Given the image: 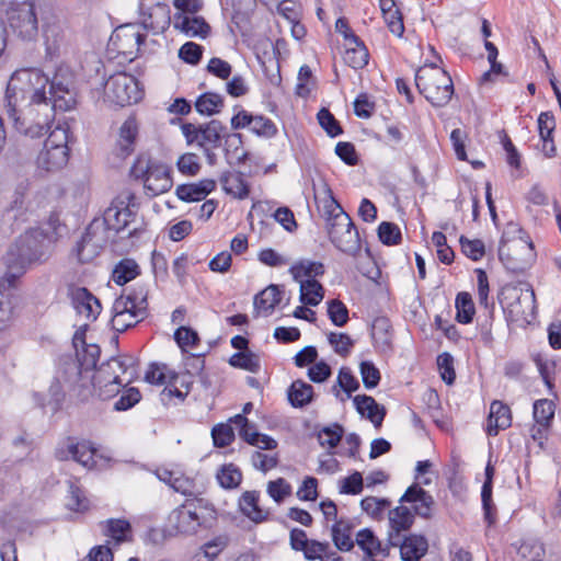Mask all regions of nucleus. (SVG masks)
Segmentation results:
<instances>
[{
  "instance_id": "aec40b11",
  "label": "nucleus",
  "mask_w": 561,
  "mask_h": 561,
  "mask_svg": "<svg viewBox=\"0 0 561 561\" xmlns=\"http://www.w3.org/2000/svg\"><path fill=\"white\" fill-rule=\"evenodd\" d=\"M318 207L322 211L327 225L332 224L337 219V222L344 225L346 213L337 201L333 197L332 190L327 183H323L322 187L314 195Z\"/></svg>"
},
{
  "instance_id": "4468645a",
  "label": "nucleus",
  "mask_w": 561,
  "mask_h": 561,
  "mask_svg": "<svg viewBox=\"0 0 561 561\" xmlns=\"http://www.w3.org/2000/svg\"><path fill=\"white\" fill-rule=\"evenodd\" d=\"M136 358L131 355H119L103 363L93 374L99 375L101 381H115L128 386L137 376Z\"/></svg>"
},
{
  "instance_id": "e2e57ef3",
  "label": "nucleus",
  "mask_w": 561,
  "mask_h": 561,
  "mask_svg": "<svg viewBox=\"0 0 561 561\" xmlns=\"http://www.w3.org/2000/svg\"><path fill=\"white\" fill-rule=\"evenodd\" d=\"M176 167L183 175L194 176L201 170L199 158L195 153L186 152L178 159Z\"/></svg>"
},
{
  "instance_id": "69168bd1",
  "label": "nucleus",
  "mask_w": 561,
  "mask_h": 561,
  "mask_svg": "<svg viewBox=\"0 0 561 561\" xmlns=\"http://www.w3.org/2000/svg\"><path fill=\"white\" fill-rule=\"evenodd\" d=\"M100 347L95 344H88L83 347L82 354L77 353V359L80 360L85 373L92 376L91 370L95 368L98 359L100 357Z\"/></svg>"
},
{
  "instance_id": "39448f33",
  "label": "nucleus",
  "mask_w": 561,
  "mask_h": 561,
  "mask_svg": "<svg viewBox=\"0 0 561 561\" xmlns=\"http://www.w3.org/2000/svg\"><path fill=\"white\" fill-rule=\"evenodd\" d=\"M497 299L508 322L525 327L535 320L536 298L528 283L504 285L499 291Z\"/></svg>"
},
{
  "instance_id": "49530a36",
  "label": "nucleus",
  "mask_w": 561,
  "mask_h": 561,
  "mask_svg": "<svg viewBox=\"0 0 561 561\" xmlns=\"http://www.w3.org/2000/svg\"><path fill=\"white\" fill-rule=\"evenodd\" d=\"M356 545L365 552L368 558L375 557L382 551L380 540L369 528L360 529L356 534Z\"/></svg>"
},
{
  "instance_id": "72a5a7b5",
  "label": "nucleus",
  "mask_w": 561,
  "mask_h": 561,
  "mask_svg": "<svg viewBox=\"0 0 561 561\" xmlns=\"http://www.w3.org/2000/svg\"><path fill=\"white\" fill-rule=\"evenodd\" d=\"M401 558L403 561H419L427 551L428 543L422 535H410L400 540Z\"/></svg>"
},
{
  "instance_id": "c756f323",
  "label": "nucleus",
  "mask_w": 561,
  "mask_h": 561,
  "mask_svg": "<svg viewBox=\"0 0 561 561\" xmlns=\"http://www.w3.org/2000/svg\"><path fill=\"white\" fill-rule=\"evenodd\" d=\"M44 38L47 55L53 58L60 54L67 44V33L60 23H50L44 27Z\"/></svg>"
},
{
  "instance_id": "a19ab883",
  "label": "nucleus",
  "mask_w": 561,
  "mask_h": 561,
  "mask_svg": "<svg viewBox=\"0 0 561 561\" xmlns=\"http://www.w3.org/2000/svg\"><path fill=\"white\" fill-rule=\"evenodd\" d=\"M516 547V553L520 561H542L545 557L543 543L535 538L523 539Z\"/></svg>"
},
{
  "instance_id": "9b49d317",
  "label": "nucleus",
  "mask_w": 561,
  "mask_h": 561,
  "mask_svg": "<svg viewBox=\"0 0 561 561\" xmlns=\"http://www.w3.org/2000/svg\"><path fill=\"white\" fill-rule=\"evenodd\" d=\"M142 98L138 80L126 72L111 76L104 84V102L111 105L126 106Z\"/></svg>"
},
{
  "instance_id": "4be33fe9",
  "label": "nucleus",
  "mask_w": 561,
  "mask_h": 561,
  "mask_svg": "<svg viewBox=\"0 0 561 561\" xmlns=\"http://www.w3.org/2000/svg\"><path fill=\"white\" fill-rule=\"evenodd\" d=\"M414 522V514L407 506L400 505L389 511V545L398 547L401 540V531L409 530Z\"/></svg>"
},
{
  "instance_id": "37998d69",
  "label": "nucleus",
  "mask_w": 561,
  "mask_h": 561,
  "mask_svg": "<svg viewBox=\"0 0 561 561\" xmlns=\"http://www.w3.org/2000/svg\"><path fill=\"white\" fill-rule=\"evenodd\" d=\"M194 105L201 115L213 116L224 107V98L214 92H205L196 99Z\"/></svg>"
},
{
  "instance_id": "bb28decb",
  "label": "nucleus",
  "mask_w": 561,
  "mask_h": 561,
  "mask_svg": "<svg viewBox=\"0 0 561 561\" xmlns=\"http://www.w3.org/2000/svg\"><path fill=\"white\" fill-rule=\"evenodd\" d=\"M356 411L368 419L376 427H380L386 416V409L367 394H358L353 399Z\"/></svg>"
},
{
  "instance_id": "f03ea898",
  "label": "nucleus",
  "mask_w": 561,
  "mask_h": 561,
  "mask_svg": "<svg viewBox=\"0 0 561 561\" xmlns=\"http://www.w3.org/2000/svg\"><path fill=\"white\" fill-rule=\"evenodd\" d=\"M50 241L39 228H33L18 237L2 255L5 267L3 279L9 286L22 277L32 266L45 263L49 255Z\"/></svg>"
},
{
  "instance_id": "dca6fc26",
  "label": "nucleus",
  "mask_w": 561,
  "mask_h": 561,
  "mask_svg": "<svg viewBox=\"0 0 561 561\" xmlns=\"http://www.w3.org/2000/svg\"><path fill=\"white\" fill-rule=\"evenodd\" d=\"M105 244L104 227L96 221L91 222L75 248L78 261L80 263L93 261L101 253Z\"/></svg>"
},
{
  "instance_id": "de8ad7c7",
  "label": "nucleus",
  "mask_w": 561,
  "mask_h": 561,
  "mask_svg": "<svg viewBox=\"0 0 561 561\" xmlns=\"http://www.w3.org/2000/svg\"><path fill=\"white\" fill-rule=\"evenodd\" d=\"M229 364L232 367L241 368L253 374L259 373L261 368L259 355L250 351L234 353L229 358Z\"/></svg>"
},
{
  "instance_id": "2f4dec72",
  "label": "nucleus",
  "mask_w": 561,
  "mask_h": 561,
  "mask_svg": "<svg viewBox=\"0 0 561 561\" xmlns=\"http://www.w3.org/2000/svg\"><path fill=\"white\" fill-rule=\"evenodd\" d=\"M222 190L238 199H244L249 196L250 187L240 172L226 171L219 178Z\"/></svg>"
},
{
  "instance_id": "774afa93",
  "label": "nucleus",
  "mask_w": 561,
  "mask_h": 561,
  "mask_svg": "<svg viewBox=\"0 0 561 561\" xmlns=\"http://www.w3.org/2000/svg\"><path fill=\"white\" fill-rule=\"evenodd\" d=\"M432 241L436 247L438 260L444 264H450L454 261V251L448 247L446 236L440 231H435Z\"/></svg>"
},
{
  "instance_id": "f8f14e48",
  "label": "nucleus",
  "mask_w": 561,
  "mask_h": 561,
  "mask_svg": "<svg viewBox=\"0 0 561 561\" xmlns=\"http://www.w3.org/2000/svg\"><path fill=\"white\" fill-rule=\"evenodd\" d=\"M8 20L11 28L22 39L31 41L38 32V21L32 0H8Z\"/></svg>"
},
{
  "instance_id": "5701e85b",
  "label": "nucleus",
  "mask_w": 561,
  "mask_h": 561,
  "mask_svg": "<svg viewBox=\"0 0 561 561\" xmlns=\"http://www.w3.org/2000/svg\"><path fill=\"white\" fill-rule=\"evenodd\" d=\"M499 144L502 147L503 159L510 168L511 176L519 179L523 176L522 170V154L513 144L511 137L507 135L505 129L496 131Z\"/></svg>"
},
{
  "instance_id": "0e129e2a",
  "label": "nucleus",
  "mask_w": 561,
  "mask_h": 561,
  "mask_svg": "<svg viewBox=\"0 0 561 561\" xmlns=\"http://www.w3.org/2000/svg\"><path fill=\"white\" fill-rule=\"evenodd\" d=\"M359 371L365 388H376L380 381V371L370 360H364L359 365Z\"/></svg>"
},
{
  "instance_id": "a211bd4d",
  "label": "nucleus",
  "mask_w": 561,
  "mask_h": 561,
  "mask_svg": "<svg viewBox=\"0 0 561 561\" xmlns=\"http://www.w3.org/2000/svg\"><path fill=\"white\" fill-rule=\"evenodd\" d=\"M95 454L96 448L91 442H75V439L71 437L67 438L65 447H60L56 450V457L59 460H67L71 458L87 469H92L95 467Z\"/></svg>"
},
{
  "instance_id": "a18cd8bd",
  "label": "nucleus",
  "mask_w": 561,
  "mask_h": 561,
  "mask_svg": "<svg viewBox=\"0 0 561 561\" xmlns=\"http://www.w3.org/2000/svg\"><path fill=\"white\" fill-rule=\"evenodd\" d=\"M300 301L309 306H318L324 297L323 286L316 279L300 280Z\"/></svg>"
},
{
  "instance_id": "f257e3e1",
  "label": "nucleus",
  "mask_w": 561,
  "mask_h": 561,
  "mask_svg": "<svg viewBox=\"0 0 561 561\" xmlns=\"http://www.w3.org/2000/svg\"><path fill=\"white\" fill-rule=\"evenodd\" d=\"M49 78L39 68H20L10 77L4 93V110L20 134L44 136L53 122L47 95Z\"/></svg>"
},
{
  "instance_id": "5fc2aeb1",
  "label": "nucleus",
  "mask_w": 561,
  "mask_h": 561,
  "mask_svg": "<svg viewBox=\"0 0 561 561\" xmlns=\"http://www.w3.org/2000/svg\"><path fill=\"white\" fill-rule=\"evenodd\" d=\"M141 400L140 391L135 387H123L119 398L115 401L113 409L115 411H127L135 407Z\"/></svg>"
},
{
  "instance_id": "ddd939ff",
  "label": "nucleus",
  "mask_w": 561,
  "mask_h": 561,
  "mask_svg": "<svg viewBox=\"0 0 561 561\" xmlns=\"http://www.w3.org/2000/svg\"><path fill=\"white\" fill-rule=\"evenodd\" d=\"M135 195L130 191H123L106 208L103 221L98 222L116 233L125 230L136 217Z\"/></svg>"
},
{
  "instance_id": "6e6d98bb",
  "label": "nucleus",
  "mask_w": 561,
  "mask_h": 561,
  "mask_svg": "<svg viewBox=\"0 0 561 561\" xmlns=\"http://www.w3.org/2000/svg\"><path fill=\"white\" fill-rule=\"evenodd\" d=\"M493 435L497 430H506L512 425V412L508 405L501 401L493 400Z\"/></svg>"
},
{
  "instance_id": "13d9d810",
  "label": "nucleus",
  "mask_w": 561,
  "mask_h": 561,
  "mask_svg": "<svg viewBox=\"0 0 561 561\" xmlns=\"http://www.w3.org/2000/svg\"><path fill=\"white\" fill-rule=\"evenodd\" d=\"M554 416V403L548 399L537 400L534 403V419L540 425L548 426Z\"/></svg>"
},
{
  "instance_id": "3c124183",
  "label": "nucleus",
  "mask_w": 561,
  "mask_h": 561,
  "mask_svg": "<svg viewBox=\"0 0 561 561\" xmlns=\"http://www.w3.org/2000/svg\"><path fill=\"white\" fill-rule=\"evenodd\" d=\"M219 484L225 489L237 488L242 480V473L233 463L224 465L216 474Z\"/></svg>"
},
{
  "instance_id": "bf43d9fd",
  "label": "nucleus",
  "mask_w": 561,
  "mask_h": 561,
  "mask_svg": "<svg viewBox=\"0 0 561 561\" xmlns=\"http://www.w3.org/2000/svg\"><path fill=\"white\" fill-rule=\"evenodd\" d=\"M229 537L227 535H218L202 546L205 561H214L218 554L228 546Z\"/></svg>"
},
{
  "instance_id": "473e14b6",
  "label": "nucleus",
  "mask_w": 561,
  "mask_h": 561,
  "mask_svg": "<svg viewBox=\"0 0 561 561\" xmlns=\"http://www.w3.org/2000/svg\"><path fill=\"white\" fill-rule=\"evenodd\" d=\"M259 499L257 491H245L239 499L240 511L254 523H262L268 516V512L259 506Z\"/></svg>"
},
{
  "instance_id": "58836bf2",
  "label": "nucleus",
  "mask_w": 561,
  "mask_h": 561,
  "mask_svg": "<svg viewBox=\"0 0 561 561\" xmlns=\"http://www.w3.org/2000/svg\"><path fill=\"white\" fill-rule=\"evenodd\" d=\"M304 557L308 561H340L339 557L334 551L330 549V543L324 541H318L311 539L310 542L301 550Z\"/></svg>"
},
{
  "instance_id": "423d86ee",
  "label": "nucleus",
  "mask_w": 561,
  "mask_h": 561,
  "mask_svg": "<svg viewBox=\"0 0 561 561\" xmlns=\"http://www.w3.org/2000/svg\"><path fill=\"white\" fill-rule=\"evenodd\" d=\"M147 298L148 288L144 284L124 289L112 307V328L122 333L144 320L148 314Z\"/></svg>"
},
{
  "instance_id": "4c0bfd02",
  "label": "nucleus",
  "mask_w": 561,
  "mask_h": 561,
  "mask_svg": "<svg viewBox=\"0 0 561 561\" xmlns=\"http://www.w3.org/2000/svg\"><path fill=\"white\" fill-rule=\"evenodd\" d=\"M287 397L294 408H304L313 400V387L304 380H295L287 390Z\"/></svg>"
},
{
  "instance_id": "7c9ffc66",
  "label": "nucleus",
  "mask_w": 561,
  "mask_h": 561,
  "mask_svg": "<svg viewBox=\"0 0 561 561\" xmlns=\"http://www.w3.org/2000/svg\"><path fill=\"white\" fill-rule=\"evenodd\" d=\"M174 27L191 37L206 38L210 33V26L203 16L175 15Z\"/></svg>"
},
{
  "instance_id": "6e6552de",
  "label": "nucleus",
  "mask_w": 561,
  "mask_h": 561,
  "mask_svg": "<svg viewBox=\"0 0 561 561\" xmlns=\"http://www.w3.org/2000/svg\"><path fill=\"white\" fill-rule=\"evenodd\" d=\"M181 129L188 145L197 144L201 148H219L224 139L227 146L242 142L240 134L227 133V127L218 119L199 125L184 123Z\"/></svg>"
},
{
  "instance_id": "c03bdc74",
  "label": "nucleus",
  "mask_w": 561,
  "mask_h": 561,
  "mask_svg": "<svg viewBox=\"0 0 561 561\" xmlns=\"http://www.w3.org/2000/svg\"><path fill=\"white\" fill-rule=\"evenodd\" d=\"M289 272L296 282L304 280V277L312 279L324 274V265L321 262L300 260L290 267Z\"/></svg>"
},
{
  "instance_id": "680f3d73",
  "label": "nucleus",
  "mask_w": 561,
  "mask_h": 561,
  "mask_svg": "<svg viewBox=\"0 0 561 561\" xmlns=\"http://www.w3.org/2000/svg\"><path fill=\"white\" fill-rule=\"evenodd\" d=\"M328 316L336 327H344L348 321V309L339 299L328 301Z\"/></svg>"
},
{
  "instance_id": "0eeeda50",
  "label": "nucleus",
  "mask_w": 561,
  "mask_h": 561,
  "mask_svg": "<svg viewBox=\"0 0 561 561\" xmlns=\"http://www.w3.org/2000/svg\"><path fill=\"white\" fill-rule=\"evenodd\" d=\"M419 92L436 107L445 106L454 94V83L447 71L431 65L421 67L415 73Z\"/></svg>"
},
{
  "instance_id": "c9c22d12",
  "label": "nucleus",
  "mask_w": 561,
  "mask_h": 561,
  "mask_svg": "<svg viewBox=\"0 0 561 561\" xmlns=\"http://www.w3.org/2000/svg\"><path fill=\"white\" fill-rule=\"evenodd\" d=\"M138 134V127L135 118L129 117L119 128L117 139V156L125 158L134 150V144Z\"/></svg>"
},
{
  "instance_id": "f704fd0d",
  "label": "nucleus",
  "mask_w": 561,
  "mask_h": 561,
  "mask_svg": "<svg viewBox=\"0 0 561 561\" xmlns=\"http://www.w3.org/2000/svg\"><path fill=\"white\" fill-rule=\"evenodd\" d=\"M354 524L350 519L340 518L332 528V540L334 546L341 551H351L355 542L352 539Z\"/></svg>"
},
{
  "instance_id": "c85d7f7f",
  "label": "nucleus",
  "mask_w": 561,
  "mask_h": 561,
  "mask_svg": "<svg viewBox=\"0 0 561 561\" xmlns=\"http://www.w3.org/2000/svg\"><path fill=\"white\" fill-rule=\"evenodd\" d=\"M343 59L347 66L358 70L368 65L369 53L365 43L359 37H352V42H346V49Z\"/></svg>"
},
{
  "instance_id": "412c9836",
  "label": "nucleus",
  "mask_w": 561,
  "mask_h": 561,
  "mask_svg": "<svg viewBox=\"0 0 561 561\" xmlns=\"http://www.w3.org/2000/svg\"><path fill=\"white\" fill-rule=\"evenodd\" d=\"M400 503L413 504L414 514L423 518H430L434 506L433 496L419 484L410 485L400 497Z\"/></svg>"
},
{
  "instance_id": "e433bc0d",
  "label": "nucleus",
  "mask_w": 561,
  "mask_h": 561,
  "mask_svg": "<svg viewBox=\"0 0 561 561\" xmlns=\"http://www.w3.org/2000/svg\"><path fill=\"white\" fill-rule=\"evenodd\" d=\"M103 535L116 543L128 541L131 538V526L126 519L110 518L101 524Z\"/></svg>"
},
{
  "instance_id": "9d476101",
  "label": "nucleus",
  "mask_w": 561,
  "mask_h": 561,
  "mask_svg": "<svg viewBox=\"0 0 561 561\" xmlns=\"http://www.w3.org/2000/svg\"><path fill=\"white\" fill-rule=\"evenodd\" d=\"M47 95L50 99L53 114L56 110L67 112L76 107L78 90L76 75L68 66H59L48 83Z\"/></svg>"
},
{
  "instance_id": "338daca9",
  "label": "nucleus",
  "mask_w": 561,
  "mask_h": 561,
  "mask_svg": "<svg viewBox=\"0 0 561 561\" xmlns=\"http://www.w3.org/2000/svg\"><path fill=\"white\" fill-rule=\"evenodd\" d=\"M267 494L278 504L291 494V485L284 479L278 478L267 483Z\"/></svg>"
},
{
  "instance_id": "cd10ccee",
  "label": "nucleus",
  "mask_w": 561,
  "mask_h": 561,
  "mask_svg": "<svg viewBox=\"0 0 561 561\" xmlns=\"http://www.w3.org/2000/svg\"><path fill=\"white\" fill-rule=\"evenodd\" d=\"M69 160V149L62 147L45 148L37 157V165L39 169L48 172L61 170Z\"/></svg>"
},
{
  "instance_id": "052dcab7",
  "label": "nucleus",
  "mask_w": 561,
  "mask_h": 561,
  "mask_svg": "<svg viewBox=\"0 0 561 561\" xmlns=\"http://www.w3.org/2000/svg\"><path fill=\"white\" fill-rule=\"evenodd\" d=\"M343 427L340 424L335 423L332 426L323 427L318 434V439L321 446L334 448L339 445L343 436Z\"/></svg>"
},
{
  "instance_id": "79ce46f5",
  "label": "nucleus",
  "mask_w": 561,
  "mask_h": 561,
  "mask_svg": "<svg viewBox=\"0 0 561 561\" xmlns=\"http://www.w3.org/2000/svg\"><path fill=\"white\" fill-rule=\"evenodd\" d=\"M140 274L138 263L133 259H123L114 267L112 272V279L117 285H125L126 283L135 279Z\"/></svg>"
},
{
  "instance_id": "393cba45",
  "label": "nucleus",
  "mask_w": 561,
  "mask_h": 561,
  "mask_svg": "<svg viewBox=\"0 0 561 561\" xmlns=\"http://www.w3.org/2000/svg\"><path fill=\"white\" fill-rule=\"evenodd\" d=\"M90 374L85 373L83 369V366L81 365L80 360L77 358L68 357L64 359L56 379L58 382L72 386H81L83 387V380L90 379Z\"/></svg>"
},
{
  "instance_id": "7ed1b4c3",
  "label": "nucleus",
  "mask_w": 561,
  "mask_h": 561,
  "mask_svg": "<svg viewBox=\"0 0 561 561\" xmlns=\"http://www.w3.org/2000/svg\"><path fill=\"white\" fill-rule=\"evenodd\" d=\"M497 253L504 267L513 273L525 272L536 257L529 237L512 219L506 222L502 232Z\"/></svg>"
},
{
  "instance_id": "1a4fd4ad",
  "label": "nucleus",
  "mask_w": 561,
  "mask_h": 561,
  "mask_svg": "<svg viewBox=\"0 0 561 561\" xmlns=\"http://www.w3.org/2000/svg\"><path fill=\"white\" fill-rule=\"evenodd\" d=\"M130 172L136 180L142 181L146 194L149 196L163 194L173 185L170 168L149 156L138 157Z\"/></svg>"
},
{
  "instance_id": "f3484780",
  "label": "nucleus",
  "mask_w": 561,
  "mask_h": 561,
  "mask_svg": "<svg viewBox=\"0 0 561 561\" xmlns=\"http://www.w3.org/2000/svg\"><path fill=\"white\" fill-rule=\"evenodd\" d=\"M230 124L234 130L248 128L259 137L272 138L277 134V127L272 119L263 115H253L242 108L232 116Z\"/></svg>"
},
{
  "instance_id": "2eb2a0df",
  "label": "nucleus",
  "mask_w": 561,
  "mask_h": 561,
  "mask_svg": "<svg viewBox=\"0 0 561 561\" xmlns=\"http://www.w3.org/2000/svg\"><path fill=\"white\" fill-rule=\"evenodd\" d=\"M330 241L341 252L355 256L360 251V239L358 231L351 217L345 215L344 225H340L337 219L332 224L325 225Z\"/></svg>"
},
{
  "instance_id": "864d4df0",
  "label": "nucleus",
  "mask_w": 561,
  "mask_h": 561,
  "mask_svg": "<svg viewBox=\"0 0 561 561\" xmlns=\"http://www.w3.org/2000/svg\"><path fill=\"white\" fill-rule=\"evenodd\" d=\"M318 123L327 135L335 138L343 134V128L334 115L327 108L322 107L317 114Z\"/></svg>"
},
{
  "instance_id": "ea45409f",
  "label": "nucleus",
  "mask_w": 561,
  "mask_h": 561,
  "mask_svg": "<svg viewBox=\"0 0 561 561\" xmlns=\"http://www.w3.org/2000/svg\"><path fill=\"white\" fill-rule=\"evenodd\" d=\"M280 301V291L276 285H270L254 297V308L264 312L265 316L272 313L274 308Z\"/></svg>"
},
{
  "instance_id": "b1692460",
  "label": "nucleus",
  "mask_w": 561,
  "mask_h": 561,
  "mask_svg": "<svg viewBox=\"0 0 561 561\" xmlns=\"http://www.w3.org/2000/svg\"><path fill=\"white\" fill-rule=\"evenodd\" d=\"M216 188V181L213 179H203L196 183L181 184L176 187L175 194L179 199L193 203L203 201Z\"/></svg>"
},
{
  "instance_id": "09e8293b",
  "label": "nucleus",
  "mask_w": 561,
  "mask_h": 561,
  "mask_svg": "<svg viewBox=\"0 0 561 561\" xmlns=\"http://www.w3.org/2000/svg\"><path fill=\"white\" fill-rule=\"evenodd\" d=\"M455 307L457 310L456 318L460 323H470L472 321L474 314V304L469 293H459L455 300Z\"/></svg>"
},
{
  "instance_id": "8fccbe9b",
  "label": "nucleus",
  "mask_w": 561,
  "mask_h": 561,
  "mask_svg": "<svg viewBox=\"0 0 561 561\" xmlns=\"http://www.w3.org/2000/svg\"><path fill=\"white\" fill-rule=\"evenodd\" d=\"M90 379L92 381L95 396H98L101 400H108L116 397L119 394L122 388L125 387L124 385L111 380L101 381V379H99V375L95 374H92Z\"/></svg>"
},
{
  "instance_id": "20e7f679",
  "label": "nucleus",
  "mask_w": 561,
  "mask_h": 561,
  "mask_svg": "<svg viewBox=\"0 0 561 561\" xmlns=\"http://www.w3.org/2000/svg\"><path fill=\"white\" fill-rule=\"evenodd\" d=\"M216 518L213 504L204 499L186 500L170 512L167 518V531L172 536H192L199 528L207 527V522Z\"/></svg>"
},
{
  "instance_id": "4d7b16f0",
  "label": "nucleus",
  "mask_w": 561,
  "mask_h": 561,
  "mask_svg": "<svg viewBox=\"0 0 561 561\" xmlns=\"http://www.w3.org/2000/svg\"><path fill=\"white\" fill-rule=\"evenodd\" d=\"M377 232L379 240L386 245H397L402 240L401 230L393 222H380Z\"/></svg>"
},
{
  "instance_id": "a878e982",
  "label": "nucleus",
  "mask_w": 561,
  "mask_h": 561,
  "mask_svg": "<svg viewBox=\"0 0 561 561\" xmlns=\"http://www.w3.org/2000/svg\"><path fill=\"white\" fill-rule=\"evenodd\" d=\"M171 23L170 8L165 3H157L148 14H144L141 26L154 34L163 33Z\"/></svg>"
},
{
  "instance_id": "6ab92c4d",
  "label": "nucleus",
  "mask_w": 561,
  "mask_h": 561,
  "mask_svg": "<svg viewBox=\"0 0 561 561\" xmlns=\"http://www.w3.org/2000/svg\"><path fill=\"white\" fill-rule=\"evenodd\" d=\"M69 295L71 304L79 314L84 316L90 321L98 318L102 310L101 304L85 287H72Z\"/></svg>"
},
{
  "instance_id": "603ef678",
  "label": "nucleus",
  "mask_w": 561,
  "mask_h": 561,
  "mask_svg": "<svg viewBox=\"0 0 561 561\" xmlns=\"http://www.w3.org/2000/svg\"><path fill=\"white\" fill-rule=\"evenodd\" d=\"M178 379H179V376L176 374H173L170 377L168 386L161 391L160 400L164 405L170 404L173 398H176L182 402L185 400L186 396L188 394V391H190L188 382L182 381L180 383L182 387L186 386V391H182L178 388Z\"/></svg>"
}]
</instances>
